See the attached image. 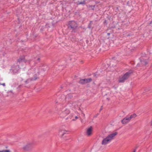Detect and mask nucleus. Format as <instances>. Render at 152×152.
<instances>
[{"label": "nucleus", "mask_w": 152, "mask_h": 152, "mask_svg": "<svg viewBox=\"0 0 152 152\" xmlns=\"http://www.w3.org/2000/svg\"><path fill=\"white\" fill-rule=\"evenodd\" d=\"M33 146L34 143L32 142H28L23 146V149L24 151H28L31 150Z\"/></svg>", "instance_id": "423d86ee"}, {"label": "nucleus", "mask_w": 152, "mask_h": 152, "mask_svg": "<svg viewBox=\"0 0 152 152\" xmlns=\"http://www.w3.org/2000/svg\"><path fill=\"white\" fill-rule=\"evenodd\" d=\"M130 120L129 117H126L123 119L121 121V122L123 124H126L129 122Z\"/></svg>", "instance_id": "9b49d317"}, {"label": "nucleus", "mask_w": 152, "mask_h": 152, "mask_svg": "<svg viewBox=\"0 0 152 152\" xmlns=\"http://www.w3.org/2000/svg\"><path fill=\"white\" fill-rule=\"evenodd\" d=\"M39 59H40V58H37V60H38V61L39 60Z\"/></svg>", "instance_id": "b1692460"}, {"label": "nucleus", "mask_w": 152, "mask_h": 152, "mask_svg": "<svg viewBox=\"0 0 152 152\" xmlns=\"http://www.w3.org/2000/svg\"><path fill=\"white\" fill-rule=\"evenodd\" d=\"M0 152H11V151L9 150H3L0 151Z\"/></svg>", "instance_id": "6ab92c4d"}, {"label": "nucleus", "mask_w": 152, "mask_h": 152, "mask_svg": "<svg viewBox=\"0 0 152 152\" xmlns=\"http://www.w3.org/2000/svg\"><path fill=\"white\" fill-rule=\"evenodd\" d=\"M98 115V114H97L95 116V117H96L97 116V115Z\"/></svg>", "instance_id": "393cba45"}, {"label": "nucleus", "mask_w": 152, "mask_h": 152, "mask_svg": "<svg viewBox=\"0 0 152 152\" xmlns=\"http://www.w3.org/2000/svg\"><path fill=\"white\" fill-rule=\"evenodd\" d=\"M132 73V71H129L126 72L123 76L120 77L119 80V82L120 83H123L127 80L130 76L131 73Z\"/></svg>", "instance_id": "20e7f679"}, {"label": "nucleus", "mask_w": 152, "mask_h": 152, "mask_svg": "<svg viewBox=\"0 0 152 152\" xmlns=\"http://www.w3.org/2000/svg\"><path fill=\"white\" fill-rule=\"evenodd\" d=\"M102 110V106H101V108H100L99 110V112H100Z\"/></svg>", "instance_id": "4be33fe9"}, {"label": "nucleus", "mask_w": 152, "mask_h": 152, "mask_svg": "<svg viewBox=\"0 0 152 152\" xmlns=\"http://www.w3.org/2000/svg\"><path fill=\"white\" fill-rule=\"evenodd\" d=\"M145 54H144L143 55H142V57L140 58V61L141 63L143 65H146L148 61L147 60V58H146L145 57Z\"/></svg>", "instance_id": "0eeeda50"}, {"label": "nucleus", "mask_w": 152, "mask_h": 152, "mask_svg": "<svg viewBox=\"0 0 152 152\" xmlns=\"http://www.w3.org/2000/svg\"><path fill=\"white\" fill-rule=\"evenodd\" d=\"M75 120V119H72V121H74Z\"/></svg>", "instance_id": "bb28decb"}, {"label": "nucleus", "mask_w": 152, "mask_h": 152, "mask_svg": "<svg viewBox=\"0 0 152 152\" xmlns=\"http://www.w3.org/2000/svg\"><path fill=\"white\" fill-rule=\"evenodd\" d=\"M67 132V131L65 130L61 129L59 130L58 134L60 137H62L63 136L66 134Z\"/></svg>", "instance_id": "6e6552de"}, {"label": "nucleus", "mask_w": 152, "mask_h": 152, "mask_svg": "<svg viewBox=\"0 0 152 152\" xmlns=\"http://www.w3.org/2000/svg\"><path fill=\"white\" fill-rule=\"evenodd\" d=\"M92 23V21H90V23L88 25V28H91V23Z\"/></svg>", "instance_id": "aec40b11"}, {"label": "nucleus", "mask_w": 152, "mask_h": 152, "mask_svg": "<svg viewBox=\"0 0 152 152\" xmlns=\"http://www.w3.org/2000/svg\"><path fill=\"white\" fill-rule=\"evenodd\" d=\"M117 134L118 133L115 132L109 134L106 137L103 139L102 144L103 145H105L109 143Z\"/></svg>", "instance_id": "f257e3e1"}, {"label": "nucleus", "mask_w": 152, "mask_h": 152, "mask_svg": "<svg viewBox=\"0 0 152 152\" xmlns=\"http://www.w3.org/2000/svg\"><path fill=\"white\" fill-rule=\"evenodd\" d=\"M110 34L109 33H108L107 34L108 35H110Z\"/></svg>", "instance_id": "a878e982"}, {"label": "nucleus", "mask_w": 152, "mask_h": 152, "mask_svg": "<svg viewBox=\"0 0 152 152\" xmlns=\"http://www.w3.org/2000/svg\"><path fill=\"white\" fill-rule=\"evenodd\" d=\"M92 127L91 126L86 129V133L87 135L89 136L92 134Z\"/></svg>", "instance_id": "1a4fd4ad"}, {"label": "nucleus", "mask_w": 152, "mask_h": 152, "mask_svg": "<svg viewBox=\"0 0 152 152\" xmlns=\"http://www.w3.org/2000/svg\"><path fill=\"white\" fill-rule=\"evenodd\" d=\"M19 67V66H12L11 69L14 73H16L18 71Z\"/></svg>", "instance_id": "f8f14e48"}, {"label": "nucleus", "mask_w": 152, "mask_h": 152, "mask_svg": "<svg viewBox=\"0 0 152 152\" xmlns=\"http://www.w3.org/2000/svg\"><path fill=\"white\" fill-rule=\"evenodd\" d=\"M79 82L80 84H86L85 79H83L80 80Z\"/></svg>", "instance_id": "4468645a"}, {"label": "nucleus", "mask_w": 152, "mask_h": 152, "mask_svg": "<svg viewBox=\"0 0 152 152\" xmlns=\"http://www.w3.org/2000/svg\"><path fill=\"white\" fill-rule=\"evenodd\" d=\"M77 26V24L75 21H72L69 22L68 28L72 31L75 32V30Z\"/></svg>", "instance_id": "39448f33"}, {"label": "nucleus", "mask_w": 152, "mask_h": 152, "mask_svg": "<svg viewBox=\"0 0 152 152\" xmlns=\"http://www.w3.org/2000/svg\"><path fill=\"white\" fill-rule=\"evenodd\" d=\"M73 114H71L69 116H68V117L66 118V119L67 120L69 119H71L73 117Z\"/></svg>", "instance_id": "a211bd4d"}, {"label": "nucleus", "mask_w": 152, "mask_h": 152, "mask_svg": "<svg viewBox=\"0 0 152 152\" xmlns=\"http://www.w3.org/2000/svg\"><path fill=\"white\" fill-rule=\"evenodd\" d=\"M39 70L37 68H33L29 70L28 72V74L29 75H31V73L34 74V77L32 78L31 80H35L37 78V76L39 74Z\"/></svg>", "instance_id": "f03ea898"}, {"label": "nucleus", "mask_w": 152, "mask_h": 152, "mask_svg": "<svg viewBox=\"0 0 152 152\" xmlns=\"http://www.w3.org/2000/svg\"><path fill=\"white\" fill-rule=\"evenodd\" d=\"M133 152H136V150H134V151H133Z\"/></svg>", "instance_id": "cd10ccee"}, {"label": "nucleus", "mask_w": 152, "mask_h": 152, "mask_svg": "<svg viewBox=\"0 0 152 152\" xmlns=\"http://www.w3.org/2000/svg\"><path fill=\"white\" fill-rule=\"evenodd\" d=\"M86 0H83V1H78L77 2H75V3H76L77 5H80V4H83L85 5L86 4L85 1Z\"/></svg>", "instance_id": "ddd939ff"}, {"label": "nucleus", "mask_w": 152, "mask_h": 152, "mask_svg": "<svg viewBox=\"0 0 152 152\" xmlns=\"http://www.w3.org/2000/svg\"><path fill=\"white\" fill-rule=\"evenodd\" d=\"M151 126H152V121H151Z\"/></svg>", "instance_id": "c85d7f7f"}, {"label": "nucleus", "mask_w": 152, "mask_h": 152, "mask_svg": "<svg viewBox=\"0 0 152 152\" xmlns=\"http://www.w3.org/2000/svg\"><path fill=\"white\" fill-rule=\"evenodd\" d=\"M70 104L72 105V106L74 109L76 108L80 105V103L78 102H71Z\"/></svg>", "instance_id": "9d476101"}, {"label": "nucleus", "mask_w": 152, "mask_h": 152, "mask_svg": "<svg viewBox=\"0 0 152 152\" xmlns=\"http://www.w3.org/2000/svg\"><path fill=\"white\" fill-rule=\"evenodd\" d=\"M136 115L134 113L133 114L131 115L130 117H129V118H130V119H131L132 118H135L136 117Z\"/></svg>", "instance_id": "f3484780"}, {"label": "nucleus", "mask_w": 152, "mask_h": 152, "mask_svg": "<svg viewBox=\"0 0 152 152\" xmlns=\"http://www.w3.org/2000/svg\"><path fill=\"white\" fill-rule=\"evenodd\" d=\"M0 84L1 85H2L3 86H5V83H0Z\"/></svg>", "instance_id": "412c9836"}, {"label": "nucleus", "mask_w": 152, "mask_h": 152, "mask_svg": "<svg viewBox=\"0 0 152 152\" xmlns=\"http://www.w3.org/2000/svg\"><path fill=\"white\" fill-rule=\"evenodd\" d=\"M86 83H89L92 81V79L91 78L88 79H85Z\"/></svg>", "instance_id": "2eb2a0df"}, {"label": "nucleus", "mask_w": 152, "mask_h": 152, "mask_svg": "<svg viewBox=\"0 0 152 152\" xmlns=\"http://www.w3.org/2000/svg\"><path fill=\"white\" fill-rule=\"evenodd\" d=\"M24 61V58H20L18 60V62L19 63H20Z\"/></svg>", "instance_id": "dca6fc26"}, {"label": "nucleus", "mask_w": 152, "mask_h": 152, "mask_svg": "<svg viewBox=\"0 0 152 152\" xmlns=\"http://www.w3.org/2000/svg\"><path fill=\"white\" fill-rule=\"evenodd\" d=\"M85 114H83V115L84 116H85Z\"/></svg>", "instance_id": "c756f323"}, {"label": "nucleus", "mask_w": 152, "mask_h": 152, "mask_svg": "<svg viewBox=\"0 0 152 152\" xmlns=\"http://www.w3.org/2000/svg\"><path fill=\"white\" fill-rule=\"evenodd\" d=\"M78 118V117H77V116H76L75 117V119H77Z\"/></svg>", "instance_id": "5701e85b"}, {"label": "nucleus", "mask_w": 152, "mask_h": 152, "mask_svg": "<svg viewBox=\"0 0 152 152\" xmlns=\"http://www.w3.org/2000/svg\"><path fill=\"white\" fill-rule=\"evenodd\" d=\"M43 70H44V71H45V69H43Z\"/></svg>", "instance_id": "7c9ffc66"}, {"label": "nucleus", "mask_w": 152, "mask_h": 152, "mask_svg": "<svg viewBox=\"0 0 152 152\" xmlns=\"http://www.w3.org/2000/svg\"><path fill=\"white\" fill-rule=\"evenodd\" d=\"M70 113V111L69 110L66 109H62V110L60 109L57 111V113L61 118H64Z\"/></svg>", "instance_id": "7ed1b4c3"}]
</instances>
